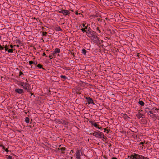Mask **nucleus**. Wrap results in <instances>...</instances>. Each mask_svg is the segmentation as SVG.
I'll list each match as a JSON object with an SVG mask.
<instances>
[{
  "mask_svg": "<svg viewBox=\"0 0 159 159\" xmlns=\"http://www.w3.org/2000/svg\"><path fill=\"white\" fill-rule=\"evenodd\" d=\"M145 157L142 155L134 153L130 156V159H145Z\"/></svg>",
  "mask_w": 159,
  "mask_h": 159,
  "instance_id": "f257e3e1",
  "label": "nucleus"
},
{
  "mask_svg": "<svg viewBox=\"0 0 159 159\" xmlns=\"http://www.w3.org/2000/svg\"><path fill=\"white\" fill-rule=\"evenodd\" d=\"M97 35H95L90 39L93 41L94 43L99 46L101 45V43L100 41L99 40Z\"/></svg>",
  "mask_w": 159,
  "mask_h": 159,
  "instance_id": "f03ea898",
  "label": "nucleus"
},
{
  "mask_svg": "<svg viewBox=\"0 0 159 159\" xmlns=\"http://www.w3.org/2000/svg\"><path fill=\"white\" fill-rule=\"evenodd\" d=\"M86 34L87 36L90 38H91L95 35L97 34L92 30L90 27H89V30H87V32H86Z\"/></svg>",
  "mask_w": 159,
  "mask_h": 159,
  "instance_id": "7ed1b4c3",
  "label": "nucleus"
},
{
  "mask_svg": "<svg viewBox=\"0 0 159 159\" xmlns=\"http://www.w3.org/2000/svg\"><path fill=\"white\" fill-rule=\"evenodd\" d=\"M90 134L98 138H102V136L103 135V134L99 131L98 132L94 131L93 133H90Z\"/></svg>",
  "mask_w": 159,
  "mask_h": 159,
  "instance_id": "20e7f679",
  "label": "nucleus"
},
{
  "mask_svg": "<svg viewBox=\"0 0 159 159\" xmlns=\"http://www.w3.org/2000/svg\"><path fill=\"white\" fill-rule=\"evenodd\" d=\"M138 111V113L136 114V116L137 118L138 119H140L141 118H144V115L143 114L140 112V111H143L141 110L140 111L139 110Z\"/></svg>",
  "mask_w": 159,
  "mask_h": 159,
  "instance_id": "39448f33",
  "label": "nucleus"
},
{
  "mask_svg": "<svg viewBox=\"0 0 159 159\" xmlns=\"http://www.w3.org/2000/svg\"><path fill=\"white\" fill-rule=\"evenodd\" d=\"M85 98L86 99V102H87V103L89 105L90 104H92L93 105L95 104V103L93 102V100L92 98L89 97H86Z\"/></svg>",
  "mask_w": 159,
  "mask_h": 159,
  "instance_id": "423d86ee",
  "label": "nucleus"
},
{
  "mask_svg": "<svg viewBox=\"0 0 159 159\" xmlns=\"http://www.w3.org/2000/svg\"><path fill=\"white\" fill-rule=\"evenodd\" d=\"M81 152L80 150L77 149L76 150L75 157L77 159H81L80 158V153Z\"/></svg>",
  "mask_w": 159,
  "mask_h": 159,
  "instance_id": "0eeeda50",
  "label": "nucleus"
},
{
  "mask_svg": "<svg viewBox=\"0 0 159 159\" xmlns=\"http://www.w3.org/2000/svg\"><path fill=\"white\" fill-rule=\"evenodd\" d=\"M15 92L19 94H21L24 93V91L22 89H16L15 90Z\"/></svg>",
  "mask_w": 159,
  "mask_h": 159,
  "instance_id": "6e6552de",
  "label": "nucleus"
},
{
  "mask_svg": "<svg viewBox=\"0 0 159 159\" xmlns=\"http://www.w3.org/2000/svg\"><path fill=\"white\" fill-rule=\"evenodd\" d=\"M22 87L25 90H27L29 88V86L28 84L26 82H25L24 84H23Z\"/></svg>",
  "mask_w": 159,
  "mask_h": 159,
  "instance_id": "1a4fd4ad",
  "label": "nucleus"
},
{
  "mask_svg": "<svg viewBox=\"0 0 159 159\" xmlns=\"http://www.w3.org/2000/svg\"><path fill=\"white\" fill-rule=\"evenodd\" d=\"M62 14H63L64 15L67 16L69 15L70 12L69 10L63 9V12H62Z\"/></svg>",
  "mask_w": 159,
  "mask_h": 159,
  "instance_id": "9d476101",
  "label": "nucleus"
},
{
  "mask_svg": "<svg viewBox=\"0 0 159 159\" xmlns=\"http://www.w3.org/2000/svg\"><path fill=\"white\" fill-rule=\"evenodd\" d=\"M60 52V50L58 48H55L54 51L52 54L53 56H55L57 53H59Z\"/></svg>",
  "mask_w": 159,
  "mask_h": 159,
  "instance_id": "9b49d317",
  "label": "nucleus"
},
{
  "mask_svg": "<svg viewBox=\"0 0 159 159\" xmlns=\"http://www.w3.org/2000/svg\"><path fill=\"white\" fill-rule=\"evenodd\" d=\"M151 117L153 118H154V117H156L157 116V115L155 114H154L152 112V111H149V114Z\"/></svg>",
  "mask_w": 159,
  "mask_h": 159,
  "instance_id": "f8f14e48",
  "label": "nucleus"
},
{
  "mask_svg": "<svg viewBox=\"0 0 159 159\" xmlns=\"http://www.w3.org/2000/svg\"><path fill=\"white\" fill-rule=\"evenodd\" d=\"M122 114H123V116H122L126 120H128V119L129 118V117L128 116V115L125 114H124L122 113Z\"/></svg>",
  "mask_w": 159,
  "mask_h": 159,
  "instance_id": "ddd939ff",
  "label": "nucleus"
},
{
  "mask_svg": "<svg viewBox=\"0 0 159 159\" xmlns=\"http://www.w3.org/2000/svg\"><path fill=\"white\" fill-rule=\"evenodd\" d=\"M24 83L25 82H24L19 81L18 82L17 84L18 85L21 86V87H22L23 86V84H24Z\"/></svg>",
  "mask_w": 159,
  "mask_h": 159,
  "instance_id": "4468645a",
  "label": "nucleus"
},
{
  "mask_svg": "<svg viewBox=\"0 0 159 159\" xmlns=\"http://www.w3.org/2000/svg\"><path fill=\"white\" fill-rule=\"evenodd\" d=\"M138 103L140 105L142 106H144L145 104L144 102H143L142 101L139 100V101L138 102Z\"/></svg>",
  "mask_w": 159,
  "mask_h": 159,
  "instance_id": "2eb2a0df",
  "label": "nucleus"
},
{
  "mask_svg": "<svg viewBox=\"0 0 159 159\" xmlns=\"http://www.w3.org/2000/svg\"><path fill=\"white\" fill-rule=\"evenodd\" d=\"M150 109L148 107H146L145 109V111L147 112L148 114H149V111H149Z\"/></svg>",
  "mask_w": 159,
  "mask_h": 159,
  "instance_id": "dca6fc26",
  "label": "nucleus"
},
{
  "mask_svg": "<svg viewBox=\"0 0 159 159\" xmlns=\"http://www.w3.org/2000/svg\"><path fill=\"white\" fill-rule=\"evenodd\" d=\"M87 52V51H86L84 49H83L82 50L81 53L84 55H86V52Z\"/></svg>",
  "mask_w": 159,
  "mask_h": 159,
  "instance_id": "f3484780",
  "label": "nucleus"
},
{
  "mask_svg": "<svg viewBox=\"0 0 159 159\" xmlns=\"http://www.w3.org/2000/svg\"><path fill=\"white\" fill-rule=\"evenodd\" d=\"M55 30L57 31H61L62 30V29L59 26H57L56 27Z\"/></svg>",
  "mask_w": 159,
  "mask_h": 159,
  "instance_id": "a211bd4d",
  "label": "nucleus"
},
{
  "mask_svg": "<svg viewBox=\"0 0 159 159\" xmlns=\"http://www.w3.org/2000/svg\"><path fill=\"white\" fill-rule=\"evenodd\" d=\"M4 48H5V50L6 51H7L8 49H9V45H7L6 44L5 46L4 47Z\"/></svg>",
  "mask_w": 159,
  "mask_h": 159,
  "instance_id": "6ab92c4d",
  "label": "nucleus"
},
{
  "mask_svg": "<svg viewBox=\"0 0 159 159\" xmlns=\"http://www.w3.org/2000/svg\"><path fill=\"white\" fill-rule=\"evenodd\" d=\"M7 52L8 53H13L14 51V49H8L7 50Z\"/></svg>",
  "mask_w": 159,
  "mask_h": 159,
  "instance_id": "aec40b11",
  "label": "nucleus"
},
{
  "mask_svg": "<svg viewBox=\"0 0 159 159\" xmlns=\"http://www.w3.org/2000/svg\"><path fill=\"white\" fill-rule=\"evenodd\" d=\"M16 43L18 45H20L22 43L21 42L19 39L16 40Z\"/></svg>",
  "mask_w": 159,
  "mask_h": 159,
  "instance_id": "412c9836",
  "label": "nucleus"
},
{
  "mask_svg": "<svg viewBox=\"0 0 159 159\" xmlns=\"http://www.w3.org/2000/svg\"><path fill=\"white\" fill-rule=\"evenodd\" d=\"M29 118L28 117H26L25 118V121L27 123H29Z\"/></svg>",
  "mask_w": 159,
  "mask_h": 159,
  "instance_id": "4be33fe9",
  "label": "nucleus"
},
{
  "mask_svg": "<svg viewBox=\"0 0 159 159\" xmlns=\"http://www.w3.org/2000/svg\"><path fill=\"white\" fill-rule=\"evenodd\" d=\"M95 30L97 31L99 33H101V31H100V30L99 29V27H97V26H95Z\"/></svg>",
  "mask_w": 159,
  "mask_h": 159,
  "instance_id": "5701e85b",
  "label": "nucleus"
},
{
  "mask_svg": "<svg viewBox=\"0 0 159 159\" xmlns=\"http://www.w3.org/2000/svg\"><path fill=\"white\" fill-rule=\"evenodd\" d=\"M60 77L61 78L63 79L64 80H66L67 79V77L65 75H61L60 76Z\"/></svg>",
  "mask_w": 159,
  "mask_h": 159,
  "instance_id": "b1692460",
  "label": "nucleus"
},
{
  "mask_svg": "<svg viewBox=\"0 0 159 159\" xmlns=\"http://www.w3.org/2000/svg\"><path fill=\"white\" fill-rule=\"evenodd\" d=\"M57 122L59 123V124H62L63 123L62 122H63V120H59V119H58L57 120Z\"/></svg>",
  "mask_w": 159,
  "mask_h": 159,
  "instance_id": "393cba45",
  "label": "nucleus"
},
{
  "mask_svg": "<svg viewBox=\"0 0 159 159\" xmlns=\"http://www.w3.org/2000/svg\"><path fill=\"white\" fill-rule=\"evenodd\" d=\"M37 66L40 69L42 68L43 69H44V68H42V66L40 64H38L37 65Z\"/></svg>",
  "mask_w": 159,
  "mask_h": 159,
  "instance_id": "a878e982",
  "label": "nucleus"
},
{
  "mask_svg": "<svg viewBox=\"0 0 159 159\" xmlns=\"http://www.w3.org/2000/svg\"><path fill=\"white\" fill-rule=\"evenodd\" d=\"M62 123H62V124L65 125H67L68 124V123L66 121L64 120H63V122Z\"/></svg>",
  "mask_w": 159,
  "mask_h": 159,
  "instance_id": "bb28decb",
  "label": "nucleus"
},
{
  "mask_svg": "<svg viewBox=\"0 0 159 159\" xmlns=\"http://www.w3.org/2000/svg\"><path fill=\"white\" fill-rule=\"evenodd\" d=\"M4 49V45L2 46L0 44V50L2 51Z\"/></svg>",
  "mask_w": 159,
  "mask_h": 159,
  "instance_id": "cd10ccee",
  "label": "nucleus"
},
{
  "mask_svg": "<svg viewBox=\"0 0 159 159\" xmlns=\"http://www.w3.org/2000/svg\"><path fill=\"white\" fill-rule=\"evenodd\" d=\"M75 14L76 15H81V16H82V17H83L84 16L83 15L81 14V13H79L78 11H76Z\"/></svg>",
  "mask_w": 159,
  "mask_h": 159,
  "instance_id": "c85d7f7f",
  "label": "nucleus"
},
{
  "mask_svg": "<svg viewBox=\"0 0 159 159\" xmlns=\"http://www.w3.org/2000/svg\"><path fill=\"white\" fill-rule=\"evenodd\" d=\"M13 158L11 156L9 155L7 157V159H13Z\"/></svg>",
  "mask_w": 159,
  "mask_h": 159,
  "instance_id": "c756f323",
  "label": "nucleus"
},
{
  "mask_svg": "<svg viewBox=\"0 0 159 159\" xmlns=\"http://www.w3.org/2000/svg\"><path fill=\"white\" fill-rule=\"evenodd\" d=\"M43 35L44 36H46L47 34V33L46 32H42Z\"/></svg>",
  "mask_w": 159,
  "mask_h": 159,
  "instance_id": "7c9ffc66",
  "label": "nucleus"
},
{
  "mask_svg": "<svg viewBox=\"0 0 159 159\" xmlns=\"http://www.w3.org/2000/svg\"><path fill=\"white\" fill-rule=\"evenodd\" d=\"M93 125L96 128L98 126V125L96 123H94Z\"/></svg>",
  "mask_w": 159,
  "mask_h": 159,
  "instance_id": "2f4dec72",
  "label": "nucleus"
},
{
  "mask_svg": "<svg viewBox=\"0 0 159 159\" xmlns=\"http://www.w3.org/2000/svg\"><path fill=\"white\" fill-rule=\"evenodd\" d=\"M81 30L83 32H87V30H86L84 28H82L81 29Z\"/></svg>",
  "mask_w": 159,
  "mask_h": 159,
  "instance_id": "473e14b6",
  "label": "nucleus"
},
{
  "mask_svg": "<svg viewBox=\"0 0 159 159\" xmlns=\"http://www.w3.org/2000/svg\"><path fill=\"white\" fill-rule=\"evenodd\" d=\"M60 10V11H58V12L59 13H62V12H63V9H59Z\"/></svg>",
  "mask_w": 159,
  "mask_h": 159,
  "instance_id": "72a5a7b5",
  "label": "nucleus"
},
{
  "mask_svg": "<svg viewBox=\"0 0 159 159\" xmlns=\"http://www.w3.org/2000/svg\"><path fill=\"white\" fill-rule=\"evenodd\" d=\"M84 29H85V30H89V27L88 28V26H85L84 27Z\"/></svg>",
  "mask_w": 159,
  "mask_h": 159,
  "instance_id": "f704fd0d",
  "label": "nucleus"
},
{
  "mask_svg": "<svg viewBox=\"0 0 159 159\" xmlns=\"http://www.w3.org/2000/svg\"><path fill=\"white\" fill-rule=\"evenodd\" d=\"M0 147H2V149L5 150V148L4 145H3L2 144H1V145H0Z\"/></svg>",
  "mask_w": 159,
  "mask_h": 159,
  "instance_id": "c9c22d12",
  "label": "nucleus"
},
{
  "mask_svg": "<svg viewBox=\"0 0 159 159\" xmlns=\"http://www.w3.org/2000/svg\"><path fill=\"white\" fill-rule=\"evenodd\" d=\"M34 63V62L32 61H29V64L30 65H31Z\"/></svg>",
  "mask_w": 159,
  "mask_h": 159,
  "instance_id": "e433bc0d",
  "label": "nucleus"
},
{
  "mask_svg": "<svg viewBox=\"0 0 159 159\" xmlns=\"http://www.w3.org/2000/svg\"><path fill=\"white\" fill-rule=\"evenodd\" d=\"M22 75H24V74H23V73H22V72L21 71H20L19 72V76H21Z\"/></svg>",
  "mask_w": 159,
  "mask_h": 159,
  "instance_id": "4c0bfd02",
  "label": "nucleus"
},
{
  "mask_svg": "<svg viewBox=\"0 0 159 159\" xmlns=\"http://www.w3.org/2000/svg\"><path fill=\"white\" fill-rule=\"evenodd\" d=\"M9 48H11V49H12V48L14 47V46L15 45L13 46L11 44V45H9Z\"/></svg>",
  "mask_w": 159,
  "mask_h": 159,
  "instance_id": "58836bf2",
  "label": "nucleus"
},
{
  "mask_svg": "<svg viewBox=\"0 0 159 159\" xmlns=\"http://www.w3.org/2000/svg\"><path fill=\"white\" fill-rule=\"evenodd\" d=\"M89 122L92 125H93V124H94L93 122L92 121H90Z\"/></svg>",
  "mask_w": 159,
  "mask_h": 159,
  "instance_id": "ea45409f",
  "label": "nucleus"
},
{
  "mask_svg": "<svg viewBox=\"0 0 159 159\" xmlns=\"http://www.w3.org/2000/svg\"><path fill=\"white\" fill-rule=\"evenodd\" d=\"M5 151L7 152H8L9 151L8 150V148H5Z\"/></svg>",
  "mask_w": 159,
  "mask_h": 159,
  "instance_id": "a19ab883",
  "label": "nucleus"
},
{
  "mask_svg": "<svg viewBox=\"0 0 159 159\" xmlns=\"http://www.w3.org/2000/svg\"><path fill=\"white\" fill-rule=\"evenodd\" d=\"M49 57L50 58V59H52L53 57L52 55H50L49 56Z\"/></svg>",
  "mask_w": 159,
  "mask_h": 159,
  "instance_id": "79ce46f5",
  "label": "nucleus"
},
{
  "mask_svg": "<svg viewBox=\"0 0 159 159\" xmlns=\"http://www.w3.org/2000/svg\"><path fill=\"white\" fill-rule=\"evenodd\" d=\"M108 31H110V33H111V34H113V33L112 32V31H111V30H110V29H109V30H108Z\"/></svg>",
  "mask_w": 159,
  "mask_h": 159,
  "instance_id": "37998d69",
  "label": "nucleus"
},
{
  "mask_svg": "<svg viewBox=\"0 0 159 159\" xmlns=\"http://www.w3.org/2000/svg\"><path fill=\"white\" fill-rule=\"evenodd\" d=\"M46 55V54L44 52L43 54H42V56H45Z\"/></svg>",
  "mask_w": 159,
  "mask_h": 159,
  "instance_id": "c03bdc74",
  "label": "nucleus"
},
{
  "mask_svg": "<svg viewBox=\"0 0 159 159\" xmlns=\"http://www.w3.org/2000/svg\"><path fill=\"white\" fill-rule=\"evenodd\" d=\"M97 128L98 129H100L101 128V127H99V125H98V127H97Z\"/></svg>",
  "mask_w": 159,
  "mask_h": 159,
  "instance_id": "a18cd8bd",
  "label": "nucleus"
},
{
  "mask_svg": "<svg viewBox=\"0 0 159 159\" xmlns=\"http://www.w3.org/2000/svg\"><path fill=\"white\" fill-rule=\"evenodd\" d=\"M106 137V136H104V134H103V135L102 136V138H103L104 139H105Z\"/></svg>",
  "mask_w": 159,
  "mask_h": 159,
  "instance_id": "49530a36",
  "label": "nucleus"
},
{
  "mask_svg": "<svg viewBox=\"0 0 159 159\" xmlns=\"http://www.w3.org/2000/svg\"><path fill=\"white\" fill-rule=\"evenodd\" d=\"M37 62H34V63L33 64L34 65H36L37 64Z\"/></svg>",
  "mask_w": 159,
  "mask_h": 159,
  "instance_id": "de8ad7c7",
  "label": "nucleus"
},
{
  "mask_svg": "<svg viewBox=\"0 0 159 159\" xmlns=\"http://www.w3.org/2000/svg\"><path fill=\"white\" fill-rule=\"evenodd\" d=\"M61 151H64L65 149H64V148H61Z\"/></svg>",
  "mask_w": 159,
  "mask_h": 159,
  "instance_id": "09e8293b",
  "label": "nucleus"
},
{
  "mask_svg": "<svg viewBox=\"0 0 159 159\" xmlns=\"http://www.w3.org/2000/svg\"><path fill=\"white\" fill-rule=\"evenodd\" d=\"M111 159H118L116 157H113Z\"/></svg>",
  "mask_w": 159,
  "mask_h": 159,
  "instance_id": "8fccbe9b",
  "label": "nucleus"
},
{
  "mask_svg": "<svg viewBox=\"0 0 159 159\" xmlns=\"http://www.w3.org/2000/svg\"><path fill=\"white\" fill-rule=\"evenodd\" d=\"M155 110L156 111H157L158 110V109L157 108L155 107Z\"/></svg>",
  "mask_w": 159,
  "mask_h": 159,
  "instance_id": "3c124183",
  "label": "nucleus"
},
{
  "mask_svg": "<svg viewBox=\"0 0 159 159\" xmlns=\"http://www.w3.org/2000/svg\"><path fill=\"white\" fill-rule=\"evenodd\" d=\"M144 143L143 142H141L140 143V144H143Z\"/></svg>",
  "mask_w": 159,
  "mask_h": 159,
  "instance_id": "603ef678",
  "label": "nucleus"
},
{
  "mask_svg": "<svg viewBox=\"0 0 159 159\" xmlns=\"http://www.w3.org/2000/svg\"><path fill=\"white\" fill-rule=\"evenodd\" d=\"M82 26H83V27H84L85 26V25L84 24H83V25H82Z\"/></svg>",
  "mask_w": 159,
  "mask_h": 159,
  "instance_id": "864d4df0",
  "label": "nucleus"
},
{
  "mask_svg": "<svg viewBox=\"0 0 159 159\" xmlns=\"http://www.w3.org/2000/svg\"><path fill=\"white\" fill-rule=\"evenodd\" d=\"M34 95V94L33 93H31V96Z\"/></svg>",
  "mask_w": 159,
  "mask_h": 159,
  "instance_id": "5fc2aeb1",
  "label": "nucleus"
},
{
  "mask_svg": "<svg viewBox=\"0 0 159 159\" xmlns=\"http://www.w3.org/2000/svg\"><path fill=\"white\" fill-rule=\"evenodd\" d=\"M112 32L113 33H114L115 32V31L114 30H113Z\"/></svg>",
  "mask_w": 159,
  "mask_h": 159,
  "instance_id": "6e6d98bb",
  "label": "nucleus"
},
{
  "mask_svg": "<svg viewBox=\"0 0 159 159\" xmlns=\"http://www.w3.org/2000/svg\"><path fill=\"white\" fill-rule=\"evenodd\" d=\"M104 129V131H105V130H106V129Z\"/></svg>",
  "mask_w": 159,
  "mask_h": 159,
  "instance_id": "4d7b16f0",
  "label": "nucleus"
},
{
  "mask_svg": "<svg viewBox=\"0 0 159 159\" xmlns=\"http://www.w3.org/2000/svg\"><path fill=\"white\" fill-rule=\"evenodd\" d=\"M73 150H71V152H73Z\"/></svg>",
  "mask_w": 159,
  "mask_h": 159,
  "instance_id": "13d9d810",
  "label": "nucleus"
},
{
  "mask_svg": "<svg viewBox=\"0 0 159 159\" xmlns=\"http://www.w3.org/2000/svg\"><path fill=\"white\" fill-rule=\"evenodd\" d=\"M17 47H19V45H17Z\"/></svg>",
  "mask_w": 159,
  "mask_h": 159,
  "instance_id": "bf43d9fd",
  "label": "nucleus"
},
{
  "mask_svg": "<svg viewBox=\"0 0 159 159\" xmlns=\"http://www.w3.org/2000/svg\"><path fill=\"white\" fill-rule=\"evenodd\" d=\"M71 153V152L70 151V153Z\"/></svg>",
  "mask_w": 159,
  "mask_h": 159,
  "instance_id": "052dcab7",
  "label": "nucleus"
},
{
  "mask_svg": "<svg viewBox=\"0 0 159 159\" xmlns=\"http://www.w3.org/2000/svg\"><path fill=\"white\" fill-rule=\"evenodd\" d=\"M42 39V40H43V41H44V40H43V39Z\"/></svg>",
  "mask_w": 159,
  "mask_h": 159,
  "instance_id": "680f3d73",
  "label": "nucleus"
},
{
  "mask_svg": "<svg viewBox=\"0 0 159 159\" xmlns=\"http://www.w3.org/2000/svg\"><path fill=\"white\" fill-rule=\"evenodd\" d=\"M7 148H8V149L9 148V147H8H8H7Z\"/></svg>",
  "mask_w": 159,
  "mask_h": 159,
  "instance_id": "e2e57ef3",
  "label": "nucleus"
}]
</instances>
